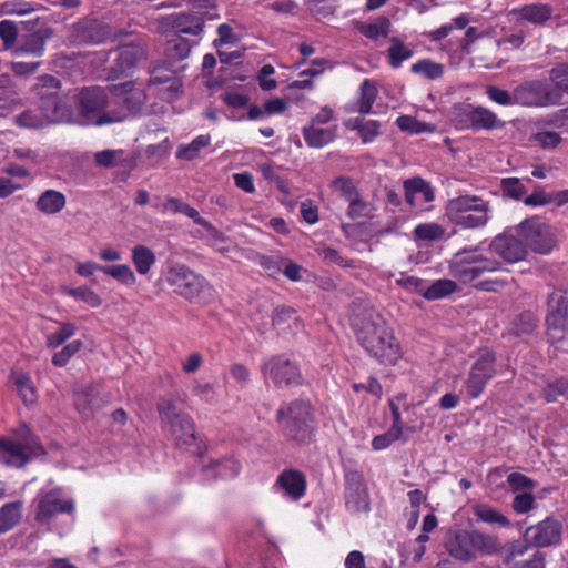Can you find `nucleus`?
<instances>
[{
    "instance_id": "nucleus-16",
    "label": "nucleus",
    "mask_w": 568,
    "mask_h": 568,
    "mask_svg": "<svg viewBox=\"0 0 568 568\" xmlns=\"http://www.w3.org/2000/svg\"><path fill=\"white\" fill-rule=\"evenodd\" d=\"M166 281L174 288L175 293L186 300H193L199 296L206 283L202 275L184 264H176L170 267Z\"/></svg>"
},
{
    "instance_id": "nucleus-53",
    "label": "nucleus",
    "mask_w": 568,
    "mask_h": 568,
    "mask_svg": "<svg viewBox=\"0 0 568 568\" xmlns=\"http://www.w3.org/2000/svg\"><path fill=\"white\" fill-rule=\"evenodd\" d=\"M550 83L559 90V94H568V63H558L550 72Z\"/></svg>"
},
{
    "instance_id": "nucleus-14",
    "label": "nucleus",
    "mask_w": 568,
    "mask_h": 568,
    "mask_svg": "<svg viewBox=\"0 0 568 568\" xmlns=\"http://www.w3.org/2000/svg\"><path fill=\"white\" fill-rule=\"evenodd\" d=\"M112 64L106 70L108 80H119L130 75L138 62L145 57L143 41L135 37L130 42L121 44L116 50Z\"/></svg>"
},
{
    "instance_id": "nucleus-30",
    "label": "nucleus",
    "mask_w": 568,
    "mask_h": 568,
    "mask_svg": "<svg viewBox=\"0 0 568 568\" xmlns=\"http://www.w3.org/2000/svg\"><path fill=\"white\" fill-rule=\"evenodd\" d=\"M23 503L14 500L6 503L0 507V535L14 529L22 519Z\"/></svg>"
},
{
    "instance_id": "nucleus-64",
    "label": "nucleus",
    "mask_w": 568,
    "mask_h": 568,
    "mask_svg": "<svg viewBox=\"0 0 568 568\" xmlns=\"http://www.w3.org/2000/svg\"><path fill=\"white\" fill-rule=\"evenodd\" d=\"M535 506V496L531 493H521L514 497L511 507L516 514H527Z\"/></svg>"
},
{
    "instance_id": "nucleus-33",
    "label": "nucleus",
    "mask_w": 568,
    "mask_h": 568,
    "mask_svg": "<svg viewBox=\"0 0 568 568\" xmlns=\"http://www.w3.org/2000/svg\"><path fill=\"white\" fill-rule=\"evenodd\" d=\"M388 41L387 63L392 69H399L414 55V51L399 37H390Z\"/></svg>"
},
{
    "instance_id": "nucleus-50",
    "label": "nucleus",
    "mask_w": 568,
    "mask_h": 568,
    "mask_svg": "<svg viewBox=\"0 0 568 568\" xmlns=\"http://www.w3.org/2000/svg\"><path fill=\"white\" fill-rule=\"evenodd\" d=\"M75 331L77 328L74 324L70 322L62 323L55 333L47 336V346L50 348H58L71 338L75 334Z\"/></svg>"
},
{
    "instance_id": "nucleus-3",
    "label": "nucleus",
    "mask_w": 568,
    "mask_h": 568,
    "mask_svg": "<svg viewBox=\"0 0 568 568\" xmlns=\"http://www.w3.org/2000/svg\"><path fill=\"white\" fill-rule=\"evenodd\" d=\"M355 336L368 356L382 365L394 366L403 357L402 345L393 327L381 315L365 317Z\"/></svg>"
},
{
    "instance_id": "nucleus-24",
    "label": "nucleus",
    "mask_w": 568,
    "mask_h": 568,
    "mask_svg": "<svg viewBox=\"0 0 568 568\" xmlns=\"http://www.w3.org/2000/svg\"><path fill=\"white\" fill-rule=\"evenodd\" d=\"M241 470L242 465L233 455L212 459L209 464L202 466V473L206 479H234Z\"/></svg>"
},
{
    "instance_id": "nucleus-9",
    "label": "nucleus",
    "mask_w": 568,
    "mask_h": 568,
    "mask_svg": "<svg viewBox=\"0 0 568 568\" xmlns=\"http://www.w3.org/2000/svg\"><path fill=\"white\" fill-rule=\"evenodd\" d=\"M546 336L555 352H568V291L555 290L548 296Z\"/></svg>"
},
{
    "instance_id": "nucleus-59",
    "label": "nucleus",
    "mask_w": 568,
    "mask_h": 568,
    "mask_svg": "<svg viewBox=\"0 0 568 568\" xmlns=\"http://www.w3.org/2000/svg\"><path fill=\"white\" fill-rule=\"evenodd\" d=\"M532 141L541 149H556L562 141L559 133L555 131H540L532 135Z\"/></svg>"
},
{
    "instance_id": "nucleus-36",
    "label": "nucleus",
    "mask_w": 568,
    "mask_h": 568,
    "mask_svg": "<svg viewBox=\"0 0 568 568\" xmlns=\"http://www.w3.org/2000/svg\"><path fill=\"white\" fill-rule=\"evenodd\" d=\"M458 291V283L453 277L439 278L433 282L432 285L426 287L425 292H423V297L428 301H435L449 296Z\"/></svg>"
},
{
    "instance_id": "nucleus-61",
    "label": "nucleus",
    "mask_w": 568,
    "mask_h": 568,
    "mask_svg": "<svg viewBox=\"0 0 568 568\" xmlns=\"http://www.w3.org/2000/svg\"><path fill=\"white\" fill-rule=\"evenodd\" d=\"M320 255L327 264H335L344 268L354 266L353 260L342 256L337 250L329 246L322 248Z\"/></svg>"
},
{
    "instance_id": "nucleus-34",
    "label": "nucleus",
    "mask_w": 568,
    "mask_h": 568,
    "mask_svg": "<svg viewBox=\"0 0 568 568\" xmlns=\"http://www.w3.org/2000/svg\"><path fill=\"white\" fill-rule=\"evenodd\" d=\"M172 27L178 33L200 36L204 29V20L196 14L182 12L173 17Z\"/></svg>"
},
{
    "instance_id": "nucleus-26",
    "label": "nucleus",
    "mask_w": 568,
    "mask_h": 568,
    "mask_svg": "<svg viewBox=\"0 0 568 568\" xmlns=\"http://www.w3.org/2000/svg\"><path fill=\"white\" fill-rule=\"evenodd\" d=\"M0 452L7 455L4 463L16 468H22L30 460L27 446L13 439L1 438Z\"/></svg>"
},
{
    "instance_id": "nucleus-15",
    "label": "nucleus",
    "mask_w": 568,
    "mask_h": 568,
    "mask_svg": "<svg viewBox=\"0 0 568 568\" xmlns=\"http://www.w3.org/2000/svg\"><path fill=\"white\" fill-rule=\"evenodd\" d=\"M496 356L485 351L471 365L465 381L466 394L469 398H478L486 389L490 379L496 375Z\"/></svg>"
},
{
    "instance_id": "nucleus-44",
    "label": "nucleus",
    "mask_w": 568,
    "mask_h": 568,
    "mask_svg": "<svg viewBox=\"0 0 568 568\" xmlns=\"http://www.w3.org/2000/svg\"><path fill=\"white\" fill-rule=\"evenodd\" d=\"M474 515L483 523L490 525H498L500 527H508L509 519L504 516L499 510L486 504H478L474 507Z\"/></svg>"
},
{
    "instance_id": "nucleus-63",
    "label": "nucleus",
    "mask_w": 568,
    "mask_h": 568,
    "mask_svg": "<svg viewBox=\"0 0 568 568\" xmlns=\"http://www.w3.org/2000/svg\"><path fill=\"white\" fill-rule=\"evenodd\" d=\"M283 263H285V257L282 255H261L258 257L260 266L272 276L282 272Z\"/></svg>"
},
{
    "instance_id": "nucleus-28",
    "label": "nucleus",
    "mask_w": 568,
    "mask_h": 568,
    "mask_svg": "<svg viewBox=\"0 0 568 568\" xmlns=\"http://www.w3.org/2000/svg\"><path fill=\"white\" fill-rule=\"evenodd\" d=\"M67 205L65 195L57 190L49 189L42 192L37 202L36 207L39 212L47 215L60 213Z\"/></svg>"
},
{
    "instance_id": "nucleus-35",
    "label": "nucleus",
    "mask_w": 568,
    "mask_h": 568,
    "mask_svg": "<svg viewBox=\"0 0 568 568\" xmlns=\"http://www.w3.org/2000/svg\"><path fill=\"white\" fill-rule=\"evenodd\" d=\"M378 94L375 82L371 79H365L359 87V98L356 102V109L362 115L372 113V108Z\"/></svg>"
},
{
    "instance_id": "nucleus-37",
    "label": "nucleus",
    "mask_w": 568,
    "mask_h": 568,
    "mask_svg": "<svg viewBox=\"0 0 568 568\" xmlns=\"http://www.w3.org/2000/svg\"><path fill=\"white\" fill-rule=\"evenodd\" d=\"M211 144L210 134H201L187 144H180L176 149V158L184 161H193L200 156L201 150Z\"/></svg>"
},
{
    "instance_id": "nucleus-12",
    "label": "nucleus",
    "mask_w": 568,
    "mask_h": 568,
    "mask_svg": "<svg viewBox=\"0 0 568 568\" xmlns=\"http://www.w3.org/2000/svg\"><path fill=\"white\" fill-rule=\"evenodd\" d=\"M261 373L265 381H271L277 388L298 387L304 383L298 364L282 354L265 359Z\"/></svg>"
},
{
    "instance_id": "nucleus-23",
    "label": "nucleus",
    "mask_w": 568,
    "mask_h": 568,
    "mask_svg": "<svg viewBox=\"0 0 568 568\" xmlns=\"http://www.w3.org/2000/svg\"><path fill=\"white\" fill-rule=\"evenodd\" d=\"M275 486L280 487L290 499L298 501L306 494L307 479L301 470L286 468L278 474Z\"/></svg>"
},
{
    "instance_id": "nucleus-39",
    "label": "nucleus",
    "mask_w": 568,
    "mask_h": 568,
    "mask_svg": "<svg viewBox=\"0 0 568 568\" xmlns=\"http://www.w3.org/2000/svg\"><path fill=\"white\" fill-rule=\"evenodd\" d=\"M296 312L293 307L290 306H277L273 311L272 315V325L278 333H285L292 329V325L297 324Z\"/></svg>"
},
{
    "instance_id": "nucleus-7",
    "label": "nucleus",
    "mask_w": 568,
    "mask_h": 568,
    "mask_svg": "<svg viewBox=\"0 0 568 568\" xmlns=\"http://www.w3.org/2000/svg\"><path fill=\"white\" fill-rule=\"evenodd\" d=\"M162 428L166 430L178 448H187L195 444L197 436L193 418L176 403L168 397H161L156 404Z\"/></svg>"
},
{
    "instance_id": "nucleus-29",
    "label": "nucleus",
    "mask_w": 568,
    "mask_h": 568,
    "mask_svg": "<svg viewBox=\"0 0 568 568\" xmlns=\"http://www.w3.org/2000/svg\"><path fill=\"white\" fill-rule=\"evenodd\" d=\"M405 200L409 205H415V196L422 195L424 202L429 203L435 200V193L426 180L420 176L408 179L404 182Z\"/></svg>"
},
{
    "instance_id": "nucleus-55",
    "label": "nucleus",
    "mask_w": 568,
    "mask_h": 568,
    "mask_svg": "<svg viewBox=\"0 0 568 568\" xmlns=\"http://www.w3.org/2000/svg\"><path fill=\"white\" fill-rule=\"evenodd\" d=\"M568 392V379L565 377L557 378L547 383L542 390L544 398L547 403L556 402L560 396Z\"/></svg>"
},
{
    "instance_id": "nucleus-5",
    "label": "nucleus",
    "mask_w": 568,
    "mask_h": 568,
    "mask_svg": "<svg viewBox=\"0 0 568 568\" xmlns=\"http://www.w3.org/2000/svg\"><path fill=\"white\" fill-rule=\"evenodd\" d=\"M446 551L456 560L469 562L478 555H493L498 550L495 537L477 530L455 529L445 536Z\"/></svg>"
},
{
    "instance_id": "nucleus-49",
    "label": "nucleus",
    "mask_w": 568,
    "mask_h": 568,
    "mask_svg": "<svg viewBox=\"0 0 568 568\" xmlns=\"http://www.w3.org/2000/svg\"><path fill=\"white\" fill-rule=\"evenodd\" d=\"M352 129L358 131L363 143H369L379 134L381 123L377 120L364 121L355 119V124Z\"/></svg>"
},
{
    "instance_id": "nucleus-48",
    "label": "nucleus",
    "mask_w": 568,
    "mask_h": 568,
    "mask_svg": "<svg viewBox=\"0 0 568 568\" xmlns=\"http://www.w3.org/2000/svg\"><path fill=\"white\" fill-rule=\"evenodd\" d=\"M64 292L69 296L85 303L92 308H97L102 305V298L93 290L87 286L65 287Z\"/></svg>"
},
{
    "instance_id": "nucleus-10",
    "label": "nucleus",
    "mask_w": 568,
    "mask_h": 568,
    "mask_svg": "<svg viewBox=\"0 0 568 568\" xmlns=\"http://www.w3.org/2000/svg\"><path fill=\"white\" fill-rule=\"evenodd\" d=\"M450 121L458 131H494L504 129L506 125L505 121L488 108L470 103L454 104Z\"/></svg>"
},
{
    "instance_id": "nucleus-20",
    "label": "nucleus",
    "mask_w": 568,
    "mask_h": 568,
    "mask_svg": "<svg viewBox=\"0 0 568 568\" xmlns=\"http://www.w3.org/2000/svg\"><path fill=\"white\" fill-rule=\"evenodd\" d=\"M490 250L508 263H516L527 255L523 239L511 231L497 235L489 245Z\"/></svg>"
},
{
    "instance_id": "nucleus-38",
    "label": "nucleus",
    "mask_w": 568,
    "mask_h": 568,
    "mask_svg": "<svg viewBox=\"0 0 568 568\" xmlns=\"http://www.w3.org/2000/svg\"><path fill=\"white\" fill-rule=\"evenodd\" d=\"M539 325V320L531 311L520 313L513 323V333L517 337L526 338L531 336Z\"/></svg>"
},
{
    "instance_id": "nucleus-2",
    "label": "nucleus",
    "mask_w": 568,
    "mask_h": 568,
    "mask_svg": "<svg viewBox=\"0 0 568 568\" xmlns=\"http://www.w3.org/2000/svg\"><path fill=\"white\" fill-rule=\"evenodd\" d=\"M275 420L282 437L290 445L303 447L315 440L316 412L310 399L283 402L275 413Z\"/></svg>"
},
{
    "instance_id": "nucleus-40",
    "label": "nucleus",
    "mask_w": 568,
    "mask_h": 568,
    "mask_svg": "<svg viewBox=\"0 0 568 568\" xmlns=\"http://www.w3.org/2000/svg\"><path fill=\"white\" fill-rule=\"evenodd\" d=\"M132 262L140 275H146L155 264L154 252L145 245H136L132 248Z\"/></svg>"
},
{
    "instance_id": "nucleus-51",
    "label": "nucleus",
    "mask_w": 568,
    "mask_h": 568,
    "mask_svg": "<svg viewBox=\"0 0 568 568\" xmlns=\"http://www.w3.org/2000/svg\"><path fill=\"white\" fill-rule=\"evenodd\" d=\"M500 189L505 197L519 201L527 193L525 185L518 178H504L500 182Z\"/></svg>"
},
{
    "instance_id": "nucleus-46",
    "label": "nucleus",
    "mask_w": 568,
    "mask_h": 568,
    "mask_svg": "<svg viewBox=\"0 0 568 568\" xmlns=\"http://www.w3.org/2000/svg\"><path fill=\"white\" fill-rule=\"evenodd\" d=\"M410 72L422 74L428 80H437L443 77L445 68L430 59H420L410 65Z\"/></svg>"
},
{
    "instance_id": "nucleus-31",
    "label": "nucleus",
    "mask_w": 568,
    "mask_h": 568,
    "mask_svg": "<svg viewBox=\"0 0 568 568\" xmlns=\"http://www.w3.org/2000/svg\"><path fill=\"white\" fill-rule=\"evenodd\" d=\"M73 396L77 410L85 418L92 416L100 407L98 393L92 385L75 390Z\"/></svg>"
},
{
    "instance_id": "nucleus-13",
    "label": "nucleus",
    "mask_w": 568,
    "mask_h": 568,
    "mask_svg": "<svg viewBox=\"0 0 568 568\" xmlns=\"http://www.w3.org/2000/svg\"><path fill=\"white\" fill-rule=\"evenodd\" d=\"M515 232L523 239L526 248L530 247L539 254H549L556 245L550 225L538 216L526 219L515 227Z\"/></svg>"
},
{
    "instance_id": "nucleus-60",
    "label": "nucleus",
    "mask_w": 568,
    "mask_h": 568,
    "mask_svg": "<svg viewBox=\"0 0 568 568\" xmlns=\"http://www.w3.org/2000/svg\"><path fill=\"white\" fill-rule=\"evenodd\" d=\"M395 282L398 286L408 293H417L423 296V292L426 290L424 280L417 276L407 275L405 273H402L400 277H398Z\"/></svg>"
},
{
    "instance_id": "nucleus-47",
    "label": "nucleus",
    "mask_w": 568,
    "mask_h": 568,
    "mask_svg": "<svg viewBox=\"0 0 568 568\" xmlns=\"http://www.w3.org/2000/svg\"><path fill=\"white\" fill-rule=\"evenodd\" d=\"M101 272L112 276L126 286H133L136 283L134 272L126 264L104 265V267H101Z\"/></svg>"
},
{
    "instance_id": "nucleus-54",
    "label": "nucleus",
    "mask_w": 568,
    "mask_h": 568,
    "mask_svg": "<svg viewBox=\"0 0 568 568\" xmlns=\"http://www.w3.org/2000/svg\"><path fill=\"white\" fill-rule=\"evenodd\" d=\"M44 48L45 39L38 32L27 34L19 47L20 51L38 57L42 55Z\"/></svg>"
},
{
    "instance_id": "nucleus-1",
    "label": "nucleus",
    "mask_w": 568,
    "mask_h": 568,
    "mask_svg": "<svg viewBox=\"0 0 568 568\" xmlns=\"http://www.w3.org/2000/svg\"><path fill=\"white\" fill-rule=\"evenodd\" d=\"M501 268L499 261L485 255L478 246H464L447 260L448 275L458 284L479 292L497 293L509 284L507 278L485 277Z\"/></svg>"
},
{
    "instance_id": "nucleus-42",
    "label": "nucleus",
    "mask_w": 568,
    "mask_h": 568,
    "mask_svg": "<svg viewBox=\"0 0 568 568\" xmlns=\"http://www.w3.org/2000/svg\"><path fill=\"white\" fill-rule=\"evenodd\" d=\"M196 42H190L183 37H176L166 42L165 55L169 60L178 62L189 57L191 49Z\"/></svg>"
},
{
    "instance_id": "nucleus-22",
    "label": "nucleus",
    "mask_w": 568,
    "mask_h": 568,
    "mask_svg": "<svg viewBox=\"0 0 568 568\" xmlns=\"http://www.w3.org/2000/svg\"><path fill=\"white\" fill-rule=\"evenodd\" d=\"M510 14L518 23L528 22L542 27L552 18L554 8L549 3L534 2L513 8Z\"/></svg>"
},
{
    "instance_id": "nucleus-52",
    "label": "nucleus",
    "mask_w": 568,
    "mask_h": 568,
    "mask_svg": "<svg viewBox=\"0 0 568 568\" xmlns=\"http://www.w3.org/2000/svg\"><path fill=\"white\" fill-rule=\"evenodd\" d=\"M331 186L334 191L338 192L346 202H349L359 195L355 183L348 176H339L334 179L331 183Z\"/></svg>"
},
{
    "instance_id": "nucleus-41",
    "label": "nucleus",
    "mask_w": 568,
    "mask_h": 568,
    "mask_svg": "<svg viewBox=\"0 0 568 568\" xmlns=\"http://www.w3.org/2000/svg\"><path fill=\"white\" fill-rule=\"evenodd\" d=\"M16 123L21 128L40 129L52 123H65V121H52L40 110H26L16 118Z\"/></svg>"
},
{
    "instance_id": "nucleus-27",
    "label": "nucleus",
    "mask_w": 568,
    "mask_h": 568,
    "mask_svg": "<svg viewBox=\"0 0 568 568\" xmlns=\"http://www.w3.org/2000/svg\"><path fill=\"white\" fill-rule=\"evenodd\" d=\"M10 381L14 385L19 397L26 406L37 403L38 394L31 376L23 371H13Z\"/></svg>"
},
{
    "instance_id": "nucleus-58",
    "label": "nucleus",
    "mask_w": 568,
    "mask_h": 568,
    "mask_svg": "<svg viewBox=\"0 0 568 568\" xmlns=\"http://www.w3.org/2000/svg\"><path fill=\"white\" fill-rule=\"evenodd\" d=\"M487 97L499 105H514L517 104L515 101V90L510 93L509 91L498 88L496 85H488L486 88Z\"/></svg>"
},
{
    "instance_id": "nucleus-25",
    "label": "nucleus",
    "mask_w": 568,
    "mask_h": 568,
    "mask_svg": "<svg viewBox=\"0 0 568 568\" xmlns=\"http://www.w3.org/2000/svg\"><path fill=\"white\" fill-rule=\"evenodd\" d=\"M338 133V125L316 126L305 124L302 128V135L306 145L311 149H322L335 141Z\"/></svg>"
},
{
    "instance_id": "nucleus-17",
    "label": "nucleus",
    "mask_w": 568,
    "mask_h": 568,
    "mask_svg": "<svg viewBox=\"0 0 568 568\" xmlns=\"http://www.w3.org/2000/svg\"><path fill=\"white\" fill-rule=\"evenodd\" d=\"M345 479V507L352 514L368 513L371 510L369 494L363 474L356 469L347 470Z\"/></svg>"
},
{
    "instance_id": "nucleus-6",
    "label": "nucleus",
    "mask_w": 568,
    "mask_h": 568,
    "mask_svg": "<svg viewBox=\"0 0 568 568\" xmlns=\"http://www.w3.org/2000/svg\"><path fill=\"white\" fill-rule=\"evenodd\" d=\"M33 92L39 100V110L52 121H74V109L72 100L61 94V82L54 75H41L33 84Z\"/></svg>"
},
{
    "instance_id": "nucleus-43",
    "label": "nucleus",
    "mask_w": 568,
    "mask_h": 568,
    "mask_svg": "<svg viewBox=\"0 0 568 568\" xmlns=\"http://www.w3.org/2000/svg\"><path fill=\"white\" fill-rule=\"evenodd\" d=\"M413 234L416 241L438 242L445 237L446 229L438 223H420L415 226Z\"/></svg>"
},
{
    "instance_id": "nucleus-18",
    "label": "nucleus",
    "mask_w": 568,
    "mask_h": 568,
    "mask_svg": "<svg viewBox=\"0 0 568 568\" xmlns=\"http://www.w3.org/2000/svg\"><path fill=\"white\" fill-rule=\"evenodd\" d=\"M562 523L555 516H547L536 525L529 526L525 538L537 548L556 547L562 541Z\"/></svg>"
},
{
    "instance_id": "nucleus-32",
    "label": "nucleus",
    "mask_w": 568,
    "mask_h": 568,
    "mask_svg": "<svg viewBox=\"0 0 568 568\" xmlns=\"http://www.w3.org/2000/svg\"><path fill=\"white\" fill-rule=\"evenodd\" d=\"M392 22L385 17L381 16L374 22H358L356 30L365 38L377 41L381 38H387L390 33Z\"/></svg>"
},
{
    "instance_id": "nucleus-45",
    "label": "nucleus",
    "mask_w": 568,
    "mask_h": 568,
    "mask_svg": "<svg viewBox=\"0 0 568 568\" xmlns=\"http://www.w3.org/2000/svg\"><path fill=\"white\" fill-rule=\"evenodd\" d=\"M162 210L164 213L169 212L172 214H183L192 219L195 224L197 223L199 219H201V215L195 207L173 196L165 199L162 205Z\"/></svg>"
},
{
    "instance_id": "nucleus-62",
    "label": "nucleus",
    "mask_w": 568,
    "mask_h": 568,
    "mask_svg": "<svg viewBox=\"0 0 568 568\" xmlns=\"http://www.w3.org/2000/svg\"><path fill=\"white\" fill-rule=\"evenodd\" d=\"M397 126L412 134H419L427 130V124L418 121L416 118L410 115H400L396 120Z\"/></svg>"
},
{
    "instance_id": "nucleus-8",
    "label": "nucleus",
    "mask_w": 568,
    "mask_h": 568,
    "mask_svg": "<svg viewBox=\"0 0 568 568\" xmlns=\"http://www.w3.org/2000/svg\"><path fill=\"white\" fill-rule=\"evenodd\" d=\"M110 105L108 93L101 87L83 88L79 93L80 115L85 124L102 126L123 121L125 111L110 110Z\"/></svg>"
},
{
    "instance_id": "nucleus-11",
    "label": "nucleus",
    "mask_w": 568,
    "mask_h": 568,
    "mask_svg": "<svg viewBox=\"0 0 568 568\" xmlns=\"http://www.w3.org/2000/svg\"><path fill=\"white\" fill-rule=\"evenodd\" d=\"M515 101L521 106L545 108L560 104L561 95L550 81L536 79L515 88Z\"/></svg>"
},
{
    "instance_id": "nucleus-57",
    "label": "nucleus",
    "mask_w": 568,
    "mask_h": 568,
    "mask_svg": "<svg viewBox=\"0 0 568 568\" xmlns=\"http://www.w3.org/2000/svg\"><path fill=\"white\" fill-rule=\"evenodd\" d=\"M81 347L82 342L80 339L72 341L52 356V364L57 367L65 366L70 358L77 354Z\"/></svg>"
},
{
    "instance_id": "nucleus-56",
    "label": "nucleus",
    "mask_w": 568,
    "mask_h": 568,
    "mask_svg": "<svg viewBox=\"0 0 568 568\" xmlns=\"http://www.w3.org/2000/svg\"><path fill=\"white\" fill-rule=\"evenodd\" d=\"M505 564L508 568H546V555L537 550L529 559H505Z\"/></svg>"
},
{
    "instance_id": "nucleus-19",
    "label": "nucleus",
    "mask_w": 568,
    "mask_h": 568,
    "mask_svg": "<svg viewBox=\"0 0 568 568\" xmlns=\"http://www.w3.org/2000/svg\"><path fill=\"white\" fill-rule=\"evenodd\" d=\"M75 505L72 499L62 498L60 489H51L39 497L36 520L44 524L59 514L73 515Z\"/></svg>"
},
{
    "instance_id": "nucleus-21",
    "label": "nucleus",
    "mask_w": 568,
    "mask_h": 568,
    "mask_svg": "<svg viewBox=\"0 0 568 568\" xmlns=\"http://www.w3.org/2000/svg\"><path fill=\"white\" fill-rule=\"evenodd\" d=\"M111 36L110 26L98 19L85 18L73 24V37L79 42L100 44L105 42Z\"/></svg>"
},
{
    "instance_id": "nucleus-4",
    "label": "nucleus",
    "mask_w": 568,
    "mask_h": 568,
    "mask_svg": "<svg viewBox=\"0 0 568 568\" xmlns=\"http://www.w3.org/2000/svg\"><path fill=\"white\" fill-rule=\"evenodd\" d=\"M445 215L453 225L462 230H481L491 220L493 207L481 196L460 194L447 201Z\"/></svg>"
}]
</instances>
